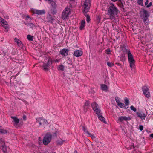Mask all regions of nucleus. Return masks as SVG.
<instances>
[{"mask_svg": "<svg viewBox=\"0 0 153 153\" xmlns=\"http://www.w3.org/2000/svg\"><path fill=\"white\" fill-rule=\"evenodd\" d=\"M119 11L117 8L113 4H111L108 9V14L109 16V19L114 20L115 19Z\"/></svg>", "mask_w": 153, "mask_h": 153, "instance_id": "1", "label": "nucleus"}, {"mask_svg": "<svg viewBox=\"0 0 153 153\" xmlns=\"http://www.w3.org/2000/svg\"><path fill=\"white\" fill-rule=\"evenodd\" d=\"M140 15L143 19L145 25L146 26L148 25L149 22L148 19L150 16L149 13L145 9H141L140 12Z\"/></svg>", "mask_w": 153, "mask_h": 153, "instance_id": "2", "label": "nucleus"}, {"mask_svg": "<svg viewBox=\"0 0 153 153\" xmlns=\"http://www.w3.org/2000/svg\"><path fill=\"white\" fill-rule=\"evenodd\" d=\"M45 62L43 63V69L45 71H47L49 69V68L53 62L52 58L50 56H48V58L46 57Z\"/></svg>", "mask_w": 153, "mask_h": 153, "instance_id": "3", "label": "nucleus"}, {"mask_svg": "<svg viewBox=\"0 0 153 153\" xmlns=\"http://www.w3.org/2000/svg\"><path fill=\"white\" fill-rule=\"evenodd\" d=\"M128 54L130 66L131 69L134 68L135 61L134 59L133 56L131 52H129Z\"/></svg>", "mask_w": 153, "mask_h": 153, "instance_id": "4", "label": "nucleus"}, {"mask_svg": "<svg viewBox=\"0 0 153 153\" xmlns=\"http://www.w3.org/2000/svg\"><path fill=\"white\" fill-rule=\"evenodd\" d=\"M52 137V135L50 133H47L44 136L43 143L44 145H47L51 142Z\"/></svg>", "mask_w": 153, "mask_h": 153, "instance_id": "5", "label": "nucleus"}, {"mask_svg": "<svg viewBox=\"0 0 153 153\" xmlns=\"http://www.w3.org/2000/svg\"><path fill=\"white\" fill-rule=\"evenodd\" d=\"M70 12V9L68 7H66L62 13V19L65 20L68 18V16Z\"/></svg>", "mask_w": 153, "mask_h": 153, "instance_id": "6", "label": "nucleus"}, {"mask_svg": "<svg viewBox=\"0 0 153 153\" xmlns=\"http://www.w3.org/2000/svg\"><path fill=\"white\" fill-rule=\"evenodd\" d=\"M0 147L4 153H7L4 140L2 138L0 139Z\"/></svg>", "mask_w": 153, "mask_h": 153, "instance_id": "7", "label": "nucleus"}, {"mask_svg": "<svg viewBox=\"0 0 153 153\" xmlns=\"http://www.w3.org/2000/svg\"><path fill=\"white\" fill-rule=\"evenodd\" d=\"M91 6V1L90 0H85L84 2L83 7L84 10L83 11L88 12Z\"/></svg>", "mask_w": 153, "mask_h": 153, "instance_id": "8", "label": "nucleus"}, {"mask_svg": "<svg viewBox=\"0 0 153 153\" xmlns=\"http://www.w3.org/2000/svg\"><path fill=\"white\" fill-rule=\"evenodd\" d=\"M91 107L96 114H98L100 113L101 110L99 108L98 104L95 102H94L91 104Z\"/></svg>", "mask_w": 153, "mask_h": 153, "instance_id": "9", "label": "nucleus"}, {"mask_svg": "<svg viewBox=\"0 0 153 153\" xmlns=\"http://www.w3.org/2000/svg\"><path fill=\"white\" fill-rule=\"evenodd\" d=\"M36 123H38L39 126L42 125V124L45 125L48 124L47 121L46 119H43V117L37 118L36 119Z\"/></svg>", "mask_w": 153, "mask_h": 153, "instance_id": "10", "label": "nucleus"}, {"mask_svg": "<svg viewBox=\"0 0 153 153\" xmlns=\"http://www.w3.org/2000/svg\"><path fill=\"white\" fill-rule=\"evenodd\" d=\"M142 91L144 95L147 98L150 97V93L149 89L146 86H143L142 88Z\"/></svg>", "mask_w": 153, "mask_h": 153, "instance_id": "11", "label": "nucleus"}, {"mask_svg": "<svg viewBox=\"0 0 153 153\" xmlns=\"http://www.w3.org/2000/svg\"><path fill=\"white\" fill-rule=\"evenodd\" d=\"M69 50L68 49L64 48L61 50L60 51V54H61L63 56H67L68 55Z\"/></svg>", "mask_w": 153, "mask_h": 153, "instance_id": "12", "label": "nucleus"}, {"mask_svg": "<svg viewBox=\"0 0 153 153\" xmlns=\"http://www.w3.org/2000/svg\"><path fill=\"white\" fill-rule=\"evenodd\" d=\"M82 129L83 131L86 133L88 137H91L92 139H94L95 137L94 134H92L90 133L86 129L84 126L82 127Z\"/></svg>", "mask_w": 153, "mask_h": 153, "instance_id": "13", "label": "nucleus"}, {"mask_svg": "<svg viewBox=\"0 0 153 153\" xmlns=\"http://www.w3.org/2000/svg\"><path fill=\"white\" fill-rule=\"evenodd\" d=\"M137 117L140 118L141 119H145L146 115L142 112H137L136 113Z\"/></svg>", "mask_w": 153, "mask_h": 153, "instance_id": "14", "label": "nucleus"}, {"mask_svg": "<svg viewBox=\"0 0 153 153\" xmlns=\"http://www.w3.org/2000/svg\"><path fill=\"white\" fill-rule=\"evenodd\" d=\"M33 13L39 15H41L45 14V11L44 10H35L33 11Z\"/></svg>", "mask_w": 153, "mask_h": 153, "instance_id": "15", "label": "nucleus"}, {"mask_svg": "<svg viewBox=\"0 0 153 153\" xmlns=\"http://www.w3.org/2000/svg\"><path fill=\"white\" fill-rule=\"evenodd\" d=\"M131 119V118L130 117H126V116H121L118 118V121L120 122H122L123 121H127V120H130Z\"/></svg>", "mask_w": 153, "mask_h": 153, "instance_id": "16", "label": "nucleus"}, {"mask_svg": "<svg viewBox=\"0 0 153 153\" xmlns=\"http://www.w3.org/2000/svg\"><path fill=\"white\" fill-rule=\"evenodd\" d=\"M82 53L83 52L81 51L76 50L74 52V55L76 57H78L81 56Z\"/></svg>", "mask_w": 153, "mask_h": 153, "instance_id": "17", "label": "nucleus"}, {"mask_svg": "<svg viewBox=\"0 0 153 153\" xmlns=\"http://www.w3.org/2000/svg\"><path fill=\"white\" fill-rule=\"evenodd\" d=\"M128 46L126 45H124L122 47V50L124 52L126 53L127 54L129 52H131L130 51L127 49Z\"/></svg>", "mask_w": 153, "mask_h": 153, "instance_id": "18", "label": "nucleus"}, {"mask_svg": "<svg viewBox=\"0 0 153 153\" xmlns=\"http://www.w3.org/2000/svg\"><path fill=\"white\" fill-rule=\"evenodd\" d=\"M47 19L48 21L51 23H52L53 21L54 20V19L52 17L51 15L48 13V15L47 16Z\"/></svg>", "mask_w": 153, "mask_h": 153, "instance_id": "19", "label": "nucleus"}, {"mask_svg": "<svg viewBox=\"0 0 153 153\" xmlns=\"http://www.w3.org/2000/svg\"><path fill=\"white\" fill-rule=\"evenodd\" d=\"M100 113H99L98 114H96L97 115V117L102 122L105 124H106L107 123L105 120V118H104L100 114Z\"/></svg>", "mask_w": 153, "mask_h": 153, "instance_id": "20", "label": "nucleus"}, {"mask_svg": "<svg viewBox=\"0 0 153 153\" xmlns=\"http://www.w3.org/2000/svg\"><path fill=\"white\" fill-rule=\"evenodd\" d=\"M2 24L1 25L6 30V31H8L9 29V27L7 22V21H5L4 22H2Z\"/></svg>", "mask_w": 153, "mask_h": 153, "instance_id": "21", "label": "nucleus"}, {"mask_svg": "<svg viewBox=\"0 0 153 153\" xmlns=\"http://www.w3.org/2000/svg\"><path fill=\"white\" fill-rule=\"evenodd\" d=\"M101 89L105 91L106 92L108 89V87L107 85L104 84H101L100 85Z\"/></svg>", "mask_w": 153, "mask_h": 153, "instance_id": "22", "label": "nucleus"}, {"mask_svg": "<svg viewBox=\"0 0 153 153\" xmlns=\"http://www.w3.org/2000/svg\"><path fill=\"white\" fill-rule=\"evenodd\" d=\"M83 13L84 15L86 17V21L88 23H89L90 20V16H89L87 14V12H85L84 11H83Z\"/></svg>", "mask_w": 153, "mask_h": 153, "instance_id": "23", "label": "nucleus"}, {"mask_svg": "<svg viewBox=\"0 0 153 153\" xmlns=\"http://www.w3.org/2000/svg\"><path fill=\"white\" fill-rule=\"evenodd\" d=\"M11 118L15 122V124L17 125L19 123V119L16 117L11 116Z\"/></svg>", "mask_w": 153, "mask_h": 153, "instance_id": "24", "label": "nucleus"}, {"mask_svg": "<svg viewBox=\"0 0 153 153\" xmlns=\"http://www.w3.org/2000/svg\"><path fill=\"white\" fill-rule=\"evenodd\" d=\"M85 20H82L81 21L80 23V25L79 27L80 30H82L85 27Z\"/></svg>", "mask_w": 153, "mask_h": 153, "instance_id": "25", "label": "nucleus"}, {"mask_svg": "<svg viewBox=\"0 0 153 153\" xmlns=\"http://www.w3.org/2000/svg\"><path fill=\"white\" fill-rule=\"evenodd\" d=\"M50 13L53 15L57 13V11L55 7H53L52 8H51L50 10Z\"/></svg>", "mask_w": 153, "mask_h": 153, "instance_id": "26", "label": "nucleus"}, {"mask_svg": "<svg viewBox=\"0 0 153 153\" xmlns=\"http://www.w3.org/2000/svg\"><path fill=\"white\" fill-rule=\"evenodd\" d=\"M126 58L125 54L124 53H121L120 60L123 62H124Z\"/></svg>", "mask_w": 153, "mask_h": 153, "instance_id": "27", "label": "nucleus"}, {"mask_svg": "<svg viewBox=\"0 0 153 153\" xmlns=\"http://www.w3.org/2000/svg\"><path fill=\"white\" fill-rule=\"evenodd\" d=\"M101 21V16H98L96 17V23L99 24Z\"/></svg>", "mask_w": 153, "mask_h": 153, "instance_id": "28", "label": "nucleus"}, {"mask_svg": "<svg viewBox=\"0 0 153 153\" xmlns=\"http://www.w3.org/2000/svg\"><path fill=\"white\" fill-rule=\"evenodd\" d=\"M58 70L62 71H63L64 70V67L63 65H60L58 66Z\"/></svg>", "mask_w": 153, "mask_h": 153, "instance_id": "29", "label": "nucleus"}, {"mask_svg": "<svg viewBox=\"0 0 153 153\" xmlns=\"http://www.w3.org/2000/svg\"><path fill=\"white\" fill-rule=\"evenodd\" d=\"M90 102L89 101H86L85 103L83 106L89 107Z\"/></svg>", "mask_w": 153, "mask_h": 153, "instance_id": "30", "label": "nucleus"}, {"mask_svg": "<svg viewBox=\"0 0 153 153\" xmlns=\"http://www.w3.org/2000/svg\"><path fill=\"white\" fill-rule=\"evenodd\" d=\"M28 26H30V27L31 28H34V27H36V25L35 24H33V23H29V25L28 24Z\"/></svg>", "mask_w": 153, "mask_h": 153, "instance_id": "31", "label": "nucleus"}, {"mask_svg": "<svg viewBox=\"0 0 153 153\" xmlns=\"http://www.w3.org/2000/svg\"><path fill=\"white\" fill-rule=\"evenodd\" d=\"M27 38L28 40L29 41H33V36L30 35H28L27 36Z\"/></svg>", "mask_w": 153, "mask_h": 153, "instance_id": "32", "label": "nucleus"}, {"mask_svg": "<svg viewBox=\"0 0 153 153\" xmlns=\"http://www.w3.org/2000/svg\"><path fill=\"white\" fill-rule=\"evenodd\" d=\"M17 45L21 49H23L24 45L22 44V42L20 41V42H19Z\"/></svg>", "mask_w": 153, "mask_h": 153, "instance_id": "33", "label": "nucleus"}, {"mask_svg": "<svg viewBox=\"0 0 153 153\" xmlns=\"http://www.w3.org/2000/svg\"><path fill=\"white\" fill-rule=\"evenodd\" d=\"M125 106H127L129 103V100L127 99H126L125 100Z\"/></svg>", "mask_w": 153, "mask_h": 153, "instance_id": "34", "label": "nucleus"}, {"mask_svg": "<svg viewBox=\"0 0 153 153\" xmlns=\"http://www.w3.org/2000/svg\"><path fill=\"white\" fill-rule=\"evenodd\" d=\"M63 141L62 140H58L57 141L58 144L62 145L63 144Z\"/></svg>", "mask_w": 153, "mask_h": 153, "instance_id": "35", "label": "nucleus"}, {"mask_svg": "<svg viewBox=\"0 0 153 153\" xmlns=\"http://www.w3.org/2000/svg\"><path fill=\"white\" fill-rule=\"evenodd\" d=\"M83 111L84 113H86V112L89 109V107H85L83 106Z\"/></svg>", "mask_w": 153, "mask_h": 153, "instance_id": "36", "label": "nucleus"}, {"mask_svg": "<svg viewBox=\"0 0 153 153\" xmlns=\"http://www.w3.org/2000/svg\"><path fill=\"white\" fill-rule=\"evenodd\" d=\"M7 132V131L4 129H1V133L2 134H5Z\"/></svg>", "mask_w": 153, "mask_h": 153, "instance_id": "37", "label": "nucleus"}, {"mask_svg": "<svg viewBox=\"0 0 153 153\" xmlns=\"http://www.w3.org/2000/svg\"><path fill=\"white\" fill-rule=\"evenodd\" d=\"M50 3L51 4V5L53 7H56V3L53 1L51 2Z\"/></svg>", "mask_w": 153, "mask_h": 153, "instance_id": "38", "label": "nucleus"}, {"mask_svg": "<svg viewBox=\"0 0 153 153\" xmlns=\"http://www.w3.org/2000/svg\"><path fill=\"white\" fill-rule=\"evenodd\" d=\"M137 3L139 5L143 6V0H137Z\"/></svg>", "mask_w": 153, "mask_h": 153, "instance_id": "39", "label": "nucleus"}, {"mask_svg": "<svg viewBox=\"0 0 153 153\" xmlns=\"http://www.w3.org/2000/svg\"><path fill=\"white\" fill-rule=\"evenodd\" d=\"M117 105L121 108H123L125 106L123 103L121 102L118 104Z\"/></svg>", "mask_w": 153, "mask_h": 153, "instance_id": "40", "label": "nucleus"}, {"mask_svg": "<svg viewBox=\"0 0 153 153\" xmlns=\"http://www.w3.org/2000/svg\"><path fill=\"white\" fill-rule=\"evenodd\" d=\"M119 2V7L122 8H123L124 7V5H123V4L122 2V0H121V2Z\"/></svg>", "mask_w": 153, "mask_h": 153, "instance_id": "41", "label": "nucleus"}, {"mask_svg": "<svg viewBox=\"0 0 153 153\" xmlns=\"http://www.w3.org/2000/svg\"><path fill=\"white\" fill-rule=\"evenodd\" d=\"M130 108L132 110H133L134 112H135L137 110L136 108L133 105H131V106Z\"/></svg>", "mask_w": 153, "mask_h": 153, "instance_id": "42", "label": "nucleus"}, {"mask_svg": "<svg viewBox=\"0 0 153 153\" xmlns=\"http://www.w3.org/2000/svg\"><path fill=\"white\" fill-rule=\"evenodd\" d=\"M15 42L17 43V44L19 42H20V40L19 39H18L17 38H15L14 39Z\"/></svg>", "mask_w": 153, "mask_h": 153, "instance_id": "43", "label": "nucleus"}, {"mask_svg": "<svg viewBox=\"0 0 153 153\" xmlns=\"http://www.w3.org/2000/svg\"><path fill=\"white\" fill-rule=\"evenodd\" d=\"M5 21H5L4 19L3 18H2L1 17H0V23L1 25L2 24V22H4Z\"/></svg>", "mask_w": 153, "mask_h": 153, "instance_id": "44", "label": "nucleus"}, {"mask_svg": "<svg viewBox=\"0 0 153 153\" xmlns=\"http://www.w3.org/2000/svg\"><path fill=\"white\" fill-rule=\"evenodd\" d=\"M107 65L108 66L111 67L113 66L114 65V64L111 63H110L109 62H107Z\"/></svg>", "mask_w": 153, "mask_h": 153, "instance_id": "45", "label": "nucleus"}, {"mask_svg": "<svg viewBox=\"0 0 153 153\" xmlns=\"http://www.w3.org/2000/svg\"><path fill=\"white\" fill-rule=\"evenodd\" d=\"M110 50L109 49H107L105 50V53L108 54H110Z\"/></svg>", "mask_w": 153, "mask_h": 153, "instance_id": "46", "label": "nucleus"}, {"mask_svg": "<svg viewBox=\"0 0 153 153\" xmlns=\"http://www.w3.org/2000/svg\"><path fill=\"white\" fill-rule=\"evenodd\" d=\"M68 63L69 64H72V60L71 59H69L68 60Z\"/></svg>", "mask_w": 153, "mask_h": 153, "instance_id": "47", "label": "nucleus"}, {"mask_svg": "<svg viewBox=\"0 0 153 153\" xmlns=\"http://www.w3.org/2000/svg\"><path fill=\"white\" fill-rule=\"evenodd\" d=\"M143 126L142 125H140L139 126V129L140 131H142L143 130Z\"/></svg>", "mask_w": 153, "mask_h": 153, "instance_id": "48", "label": "nucleus"}, {"mask_svg": "<svg viewBox=\"0 0 153 153\" xmlns=\"http://www.w3.org/2000/svg\"><path fill=\"white\" fill-rule=\"evenodd\" d=\"M30 18V19H31V18L28 15H27L26 16V17L25 19V20L26 21H27L28 20V19Z\"/></svg>", "mask_w": 153, "mask_h": 153, "instance_id": "49", "label": "nucleus"}, {"mask_svg": "<svg viewBox=\"0 0 153 153\" xmlns=\"http://www.w3.org/2000/svg\"><path fill=\"white\" fill-rule=\"evenodd\" d=\"M152 2H150L149 3V4L148 5H147L146 6V7L147 8H149V7H150L151 6H152Z\"/></svg>", "mask_w": 153, "mask_h": 153, "instance_id": "50", "label": "nucleus"}, {"mask_svg": "<svg viewBox=\"0 0 153 153\" xmlns=\"http://www.w3.org/2000/svg\"><path fill=\"white\" fill-rule=\"evenodd\" d=\"M22 118H23V120H26V116L25 115H23V117H22Z\"/></svg>", "mask_w": 153, "mask_h": 153, "instance_id": "51", "label": "nucleus"}, {"mask_svg": "<svg viewBox=\"0 0 153 153\" xmlns=\"http://www.w3.org/2000/svg\"><path fill=\"white\" fill-rule=\"evenodd\" d=\"M115 100L116 102H117V101L119 100V98L118 97H116L115 98Z\"/></svg>", "mask_w": 153, "mask_h": 153, "instance_id": "52", "label": "nucleus"}, {"mask_svg": "<svg viewBox=\"0 0 153 153\" xmlns=\"http://www.w3.org/2000/svg\"><path fill=\"white\" fill-rule=\"evenodd\" d=\"M59 61V59H56V60H55L54 61V62H55V63H56V62H58Z\"/></svg>", "mask_w": 153, "mask_h": 153, "instance_id": "53", "label": "nucleus"}, {"mask_svg": "<svg viewBox=\"0 0 153 153\" xmlns=\"http://www.w3.org/2000/svg\"><path fill=\"white\" fill-rule=\"evenodd\" d=\"M149 2L148 0H147L146 1L145 3V5H147L148 4V2Z\"/></svg>", "mask_w": 153, "mask_h": 153, "instance_id": "54", "label": "nucleus"}, {"mask_svg": "<svg viewBox=\"0 0 153 153\" xmlns=\"http://www.w3.org/2000/svg\"><path fill=\"white\" fill-rule=\"evenodd\" d=\"M113 2H116V1H118V2H121V0H111Z\"/></svg>", "mask_w": 153, "mask_h": 153, "instance_id": "55", "label": "nucleus"}, {"mask_svg": "<svg viewBox=\"0 0 153 153\" xmlns=\"http://www.w3.org/2000/svg\"><path fill=\"white\" fill-rule=\"evenodd\" d=\"M117 101V102H116V103L117 105H118V104H119V103H120V100Z\"/></svg>", "mask_w": 153, "mask_h": 153, "instance_id": "56", "label": "nucleus"}, {"mask_svg": "<svg viewBox=\"0 0 153 153\" xmlns=\"http://www.w3.org/2000/svg\"><path fill=\"white\" fill-rule=\"evenodd\" d=\"M116 64L117 65L120 66L121 65V64L118 63H116Z\"/></svg>", "mask_w": 153, "mask_h": 153, "instance_id": "57", "label": "nucleus"}, {"mask_svg": "<svg viewBox=\"0 0 153 153\" xmlns=\"http://www.w3.org/2000/svg\"><path fill=\"white\" fill-rule=\"evenodd\" d=\"M150 136L152 138H153V134H151L150 135Z\"/></svg>", "mask_w": 153, "mask_h": 153, "instance_id": "58", "label": "nucleus"}, {"mask_svg": "<svg viewBox=\"0 0 153 153\" xmlns=\"http://www.w3.org/2000/svg\"><path fill=\"white\" fill-rule=\"evenodd\" d=\"M54 1V0H48V1L50 3L52 1Z\"/></svg>", "mask_w": 153, "mask_h": 153, "instance_id": "59", "label": "nucleus"}, {"mask_svg": "<svg viewBox=\"0 0 153 153\" xmlns=\"http://www.w3.org/2000/svg\"><path fill=\"white\" fill-rule=\"evenodd\" d=\"M29 23H25H25H24V24H25L26 25H27V26H28V24L29 25Z\"/></svg>", "mask_w": 153, "mask_h": 153, "instance_id": "60", "label": "nucleus"}, {"mask_svg": "<svg viewBox=\"0 0 153 153\" xmlns=\"http://www.w3.org/2000/svg\"><path fill=\"white\" fill-rule=\"evenodd\" d=\"M5 83H6L7 85H9L10 84V83L7 82H5Z\"/></svg>", "mask_w": 153, "mask_h": 153, "instance_id": "61", "label": "nucleus"}, {"mask_svg": "<svg viewBox=\"0 0 153 153\" xmlns=\"http://www.w3.org/2000/svg\"><path fill=\"white\" fill-rule=\"evenodd\" d=\"M74 153H78L77 152V151L75 150L74 152Z\"/></svg>", "mask_w": 153, "mask_h": 153, "instance_id": "62", "label": "nucleus"}, {"mask_svg": "<svg viewBox=\"0 0 153 153\" xmlns=\"http://www.w3.org/2000/svg\"><path fill=\"white\" fill-rule=\"evenodd\" d=\"M19 74V72H18L17 74H16L15 76H17Z\"/></svg>", "mask_w": 153, "mask_h": 153, "instance_id": "63", "label": "nucleus"}, {"mask_svg": "<svg viewBox=\"0 0 153 153\" xmlns=\"http://www.w3.org/2000/svg\"><path fill=\"white\" fill-rule=\"evenodd\" d=\"M1 129H0V133H1Z\"/></svg>", "mask_w": 153, "mask_h": 153, "instance_id": "64", "label": "nucleus"}]
</instances>
